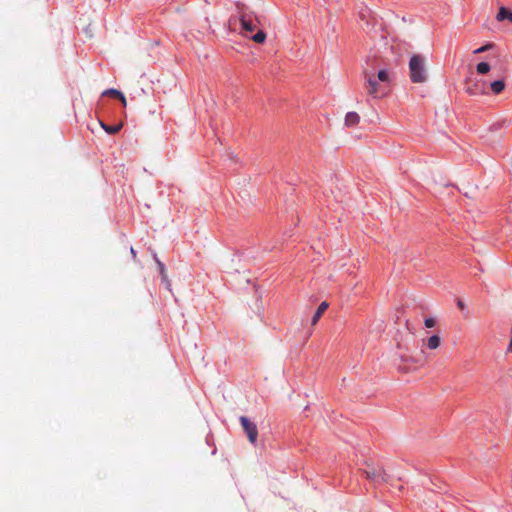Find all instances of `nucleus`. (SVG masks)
Returning a JSON list of instances; mask_svg holds the SVG:
<instances>
[{
	"label": "nucleus",
	"mask_w": 512,
	"mask_h": 512,
	"mask_svg": "<svg viewBox=\"0 0 512 512\" xmlns=\"http://www.w3.org/2000/svg\"><path fill=\"white\" fill-rule=\"evenodd\" d=\"M366 88L368 93L374 98H379L387 93V87L381 86L378 82L388 84L390 82L389 74L386 69L378 71L377 76L365 72Z\"/></svg>",
	"instance_id": "obj_1"
},
{
	"label": "nucleus",
	"mask_w": 512,
	"mask_h": 512,
	"mask_svg": "<svg viewBox=\"0 0 512 512\" xmlns=\"http://www.w3.org/2000/svg\"><path fill=\"white\" fill-rule=\"evenodd\" d=\"M237 13L241 24L242 31L245 36H249L250 33L254 32L259 24L258 18L255 13L248 9L244 4L237 3Z\"/></svg>",
	"instance_id": "obj_2"
},
{
	"label": "nucleus",
	"mask_w": 512,
	"mask_h": 512,
	"mask_svg": "<svg viewBox=\"0 0 512 512\" xmlns=\"http://www.w3.org/2000/svg\"><path fill=\"white\" fill-rule=\"evenodd\" d=\"M410 80L413 83H423L427 80L424 57L420 54H414L409 61Z\"/></svg>",
	"instance_id": "obj_3"
},
{
	"label": "nucleus",
	"mask_w": 512,
	"mask_h": 512,
	"mask_svg": "<svg viewBox=\"0 0 512 512\" xmlns=\"http://www.w3.org/2000/svg\"><path fill=\"white\" fill-rule=\"evenodd\" d=\"M361 473L375 484L386 483L389 481V475L380 465L366 463L365 467L361 469Z\"/></svg>",
	"instance_id": "obj_4"
},
{
	"label": "nucleus",
	"mask_w": 512,
	"mask_h": 512,
	"mask_svg": "<svg viewBox=\"0 0 512 512\" xmlns=\"http://www.w3.org/2000/svg\"><path fill=\"white\" fill-rule=\"evenodd\" d=\"M239 421L250 443L255 444L258 437L257 425L246 416H240Z\"/></svg>",
	"instance_id": "obj_5"
},
{
	"label": "nucleus",
	"mask_w": 512,
	"mask_h": 512,
	"mask_svg": "<svg viewBox=\"0 0 512 512\" xmlns=\"http://www.w3.org/2000/svg\"><path fill=\"white\" fill-rule=\"evenodd\" d=\"M484 82L475 78H467L465 83V91L471 96L482 95L484 93Z\"/></svg>",
	"instance_id": "obj_6"
},
{
	"label": "nucleus",
	"mask_w": 512,
	"mask_h": 512,
	"mask_svg": "<svg viewBox=\"0 0 512 512\" xmlns=\"http://www.w3.org/2000/svg\"><path fill=\"white\" fill-rule=\"evenodd\" d=\"M360 122V116L357 112L351 111L348 112L345 116V125L347 127L356 126Z\"/></svg>",
	"instance_id": "obj_7"
},
{
	"label": "nucleus",
	"mask_w": 512,
	"mask_h": 512,
	"mask_svg": "<svg viewBox=\"0 0 512 512\" xmlns=\"http://www.w3.org/2000/svg\"><path fill=\"white\" fill-rule=\"evenodd\" d=\"M100 125L102 127V129L109 135H115L117 134L121 128H122V123H117V124H114V125H108L102 121H100Z\"/></svg>",
	"instance_id": "obj_8"
},
{
	"label": "nucleus",
	"mask_w": 512,
	"mask_h": 512,
	"mask_svg": "<svg viewBox=\"0 0 512 512\" xmlns=\"http://www.w3.org/2000/svg\"><path fill=\"white\" fill-rule=\"evenodd\" d=\"M496 19L499 22L508 20L512 23V11L508 10L506 7H500Z\"/></svg>",
	"instance_id": "obj_9"
},
{
	"label": "nucleus",
	"mask_w": 512,
	"mask_h": 512,
	"mask_svg": "<svg viewBox=\"0 0 512 512\" xmlns=\"http://www.w3.org/2000/svg\"><path fill=\"white\" fill-rule=\"evenodd\" d=\"M327 308H328L327 302L323 301L322 303H320V305L318 306L317 310L315 311V313L311 319L312 325H315L319 321L320 317L326 311Z\"/></svg>",
	"instance_id": "obj_10"
},
{
	"label": "nucleus",
	"mask_w": 512,
	"mask_h": 512,
	"mask_svg": "<svg viewBox=\"0 0 512 512\" xmlns=\"http://www.w3.org/2000/svg\"><path fill=\"white\" fill-rule=\"evenodd\" d=\"M154 259L157 263V266H158V270H159V273L161 275V278L164 282L167 283V286H170V283L168 281V278H167V275H166V268H165V265L164 263H162L158 258H157V255L154 254Z\"/></svg>",
	"instance_id": "obj_11"
},
{
	"label": "nucleus",
	"mask_w": 512,
	"mask_h": 512,
	"mask_svg": "<svg viewBox=\"0 0 512 512\" xmlns=\"http://www.w3.org/2000/svg\"><path fill=\"white\" fill-rule=\"evenodd\" d=\"M491 90L494 94H500L505 88L504 80H495L490 84Z\"/></svg>",
	"instance_id": "obj_12"
},
{
	"label": "nucleus",
	"mask_w": 512,
	"mask_h": 512,
	"mask_svg": "<svg viewBox=\"0 0 512 512\" xmlns=\"http://www.w3.org/2000/svg\"><path fill=\"white\" fill-rule=\"evenodd\" d=\"M426 345L431 350L437 349L440 346V337L438 335L430 336Z\"/></svg>",
	"instance_id": "obj_13"
},
{
	"label": "nucleus",
	"mask_w": 512,
	"mask_h": 512,
	"mask_svg": "<svg viewBox=\"0 0 512 512\" xmlns=\"http://www.w3.org/2000/svg\"><path fill=\"white\" fill-rule=\"evenodd\" d=\"M491 67L487 62H480L476 66V70L479 74H486L490 71Z\"/></svg>",
	"instance_id": "obj_14"
},
{
	"label": "nucleus",
	"mask_w": 512,
	"mask_h": 512,
	"mask_svg": "<svg viewBox=\"0 0 512 512\" xmlns=\"http://www.w3.org/2000/svg\"><path fill=\"white\" fill-rule=\"evenodd\" d=\"M251 39L256 43H263L266 39V33L263 30H259L251 36Z\"/></svg>",
	"instance_id": "obj_15"
},
{
	"label": "nucleus",
	"mask_w": 512,
	"mask_h": 512,
	"mask_svg": "<svg viewBox=\"0 0 512 512\" xmlns=\"http://www.w3.org/2000/svg\"><path fill=\"white\" fill-rule=\"evenodd\" d=\"M104 95H110L114 98H123V93L115 88L107 89L104 93Z\"/></svg>",
	"instance_id": "obj_16"
},
{
	"label": "nucleus",
	"mask_w": 512,
	"mask_h": 512,
	"mask_svg": "<svg viewBox=\"0 0 512 512\" xmlns=\"http://www.w3.org/2000/svg\"><path fill=\"white\" fill-rule=\"evenodd\" d=\"M435 324H436V321H435V319H434V318H432V317H428V318H425V319H424V325H425V327H427V328H432V327H434V326H435Z\"/></svg>",
	"instance_id": "obj_17"
},
{
	"label": "nucleus",
	"mask_w": 512,
	"mask_h": 512,
	"mask_svg": "<svg viewBox=\"0 0 512 512\" xmlns=\"http://www.w3.org/2000/svg\"><path fill=\"white\" fill-rule=\"evenodd\" d=\"M489 48H490V45L481 46V47L477 48L476 50H474V54L483 53L486 50H488Z\"/></svg>",
	"instance_id": "obj_18"
},
{
	"label": "nucleus",
	"mask_w": 512,
	"mask_h": 512,
	"mask_svg": "<svg viewBox=\"0 0 512 512\" xmlns=\"http://www.w3.org/2000/svg\"><path fill=\"white\" fill-rule=\"evenodd\" d=\"M457 306H458V308H459V309H461V310H464V309H465V304H464V303H463V301H462V300H460V299L457 301Z\"/></svg>",
	"instance_id": "obj_19"
},
{
	"label": "nucleus",
	"mask_w": 512,
	"mask_h": 512,
	"mask_svg": "<svg viewBox=\"0 0 512 512\" xmlns=\"http://www.w3.org/2000/svg\"><path fill=\"white\" fill-rule=\"evenodd\" d=\"M130 253H131L133 259H135L136 258V250L133 247L130 248Z\"/></svg>",
	"instance_id": "obj_20"
},
{
	"label": "nucleus",
	"mask_w": 512,
	"mask_h": 512,
	"mask_svg": "<svg viewBox=\"0 0 512 512\" xmlns=\"http://www.w3.org/2000/svg\"><path fill=\"white\" fill-rule=\"evenodd\" d=\"M118 99L121 101L122 105L125 107L126 103H127L125 96L123 95V98H118Z\"/></svg>",
	"instance_id": "obj_21"
},
{
	"label": "nucleus",
	"mask_w": 512,
	"mask_h": 512,
	"mask_svg": "<svg viewBox=\"0 0 512 512\" xmlns=\"http://www.w3.org/2000/svg\"><path fill=\"white\" fill-rule=\"evenodd\" d=\"M507 352H512V338H511L510 343H509V345L507 347Z\"/></svg>",
	"instance_id": "obj_22"
},
{
	"label": "nucleus",
	"mask_w": 512,
	"mask_h": 512,
	"mask_svg": "<svg viewBox=\"0 0 512 512\" xmlns=\"http://www.w3.org/2000/svg\"><path fill=\"white\" fill-rule=\"evenodd\" d=\"M498 127H500V124H494V125H493V128H494V129H497Z\"/></svg>",
	"instance_id": "obj_23"
}]
</instances>
